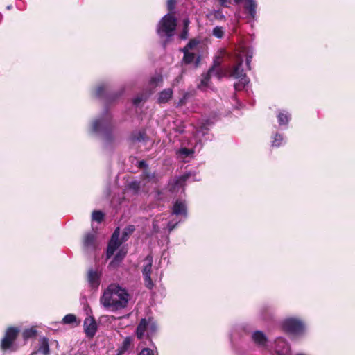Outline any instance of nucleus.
Returning <instances> with one entry per match:
<instances>
[{"label": "nucleus", "mask_w": 355, "mask_h": 355, "mask_svg": "<svg viewBox=\"0 0 355 355\" xmlns=\"http://www.w3.org/2000/svg\"><path fill=\"white\" fill-rule=\"evenodd\" d=\"M130 299V295L125 288L111 284L103 291L99 303L105 309L114 312L125 309Z\"/></svg>", "instance_id": "obj_1"}, {"label": "nucleus", "mask_w": 355, "mask_h": 355, "mask_svg": "<svg viewBox=\"0 0 355 355\" xmlns=\"http://www.w3.org/2000/svg\"><path fill=\"white\" fill-rule=\"evenodd\" d=\"M253 54V50L249 46H241L234 54V65L230 72V76L239 80V82L234 85L236 89H243L249 82L242 64L245 59L248 69H250V62Z\"/></svg>", "instance_id": "obj_2"}, {"label": "nucleus", "mask_w": 355, "mask_h": 355, "mask_svg": "<svg viewBox=\"0 0 355 355\" xmlns=\"http://www.w3.org/2000/svg\"><path fill=\"white\" fill-rule=\"evenodd\" d=\"M280 325L284 331L294 338H303L307 334V325L299 316L286 317L281 321Z\"/></svg>", "instance_id": "obj_3"}, {"label": "nucleus", "mask_w": 355, "mask_h": 355, "mask_svg": "<svg viewBox=\"0 0 355 355\" xmlns=\"http://www.w3.org/2000/svg\"><path fill=\"white\" fill-rule=\"evenodd\" d=\"M211 123L209 121H206V123L201 122L193 137L192 140L190 141L191 145H193V148H180L178 154L182 158H186L191 156L194 153V148H201L202 145L204 141L209 139L208 131L209 126Z\"/></svg>", "instance_id": "obj_4"}, {"label": "nucleus", "mask_w": 355, "mask_h": 355, "mask_svg": "<svg viewBox=\"0 0 355 355\" xmlns=\"http://www.w3.org/2000/svg\"><path fill=\"white\" fill-rule=\"evenodd\" d=\"M157 330V322L153 318H143L137 327L136 336L140 340L147 338L151 344L152 337L155 335Z\"/></svg>", "instance_id": "obj_5"}, {"label": "nucleus", "mask_w": 355, "mask_h": 355, "mask_svg": "<svg viewBox=\"0 0 355 355\" xmlns=\"http://www.w3.org/2000/svg\"><path fill=\"white\" fill-rule=\"evenodd\" d=\"M135 231L134 225H128L125 227L123 232V236L121 239H119V228H116L114 232L112 238L108 243L107 250V257L110 258L112 256L114 252L119 248V247L121 245L123 241H125L129 235H130Z\"/></svg>", "instance_id": "obj_6"}, {"label": "nucleus", "mask_w": 355, "mask_h": 355, "mask_svg": "<svg viewBox=\"0 0 355 355\" xmlns=\"http://www.w3.org/2000/svg\"><path fill=\"white\" fill-rule=\"evenodd\" d=\"M177 26V20L171 14H167L159 21L157 33L160 37L170 38L175 33Z\"/></svg>", "instance_id": "obj_7"}, {"label": "nucleus", "mask_w": 355, "mask_h": 355, "mask_svg": "<svg viewBox=\"0 0 355 355\" xmlns=\"http://www.w3.org/2000/svg\"><path fill=\"white\" fill-rule=\"evenodd\" d=\"M180 223H181V219L175 220L170 217L169 214H165L155 217L153 221V229L156 232L166 230L170 232Z\"/></svg>", "instance_id": "obj_8"}, {"label": "nucleus", "mask_w": 355, "mask_h": 355, "mask_svg": "<svg viewBox=\"0 0 355 355\" xmlns=\"http://www.w3.org/2000/svg\"><path fill=\"white\" fill-rule=\"evenodd\" d=\"M220 60L217 58L214 61V66L209 70V71L202 75L200 83L198 85V88L202 90H205L209 87V80L211 77L215 76L218 80L225 76L226 73L220 67Z\"/></svg>", "instance_id": "obj_9"}, {"label": "nucleus", "mask_w": 355, "mask_h": 355, "mask_svg": "<svg viewBox=\"0 0 355 355\" xmlns=\"http://www.w3.org/2000/svg\"><path fill=\"white\" fill-rule=\"evenodd\" d=\"M110 123L111 117L107 114L93 120L91 123L89 132L92 135H100L106 132L110 128Z\"/></svg>", "instance_id": "obj_10"}, {"label": "nucleus", "mask_w": 355, "mask_h": 355, "mask_svg": "<svg viewBox=\"0 0 355 355\" xmlns=\"http://www.w3.org/2000/svg\"><path fill=\"white\" fill-rule=\"evenodd\" d=\"M169 215L175 220L181 219V222L184 220L187 217V206L185 200H175L172 207V212Z\"/></svg>", "instance_id": "obj_11"}, {"label": "nucleus", "mask_w": 355, "mask_h": 355, "mask_svg": "<svg viewBox=\"0 0 355 355\" xmlns=\"http://www.w3.org/2000/svg\"><path fill=\"white\" fill-rule=\"evenodd\" d=\"M268 352L275 353L276 355H291V347L286 339L277 338L272 345L269 346Z\"/></svg>", "instance_id": "obj_12"}, {"label": "nucleus", "mask_w": 355, "mask_h": 355, "mask_svg": "<svg viewBox=\"0 0 355 355\" xmlns=\"http://www.w3.org/2000/svg\"><path fill=\"white\" fill-rule=\"evenodd\" d=\"M250 338L255 346L263 350H269L268 339L264 332L259 330L254 331L251 333Z\"/></svg>", "instance_id": "obj_13"}, {"label": "nucleus", "mask_w": 355, "mask_h": 355, "mask_svg": "<svg viewBox=\"0 0 355 355\" xmlns=\"http://www.w3.org/2000/svg\"><path fill=\"white\" fill-rule=\"evenodd\" d=\"M19 332V328L12 327L8 328L6 331V334L1 340V348L4 350L12 349L13 343Z\"/></svg>", "instance_id": "obj_14"}, {"label": "nucleus", "mask_w": 355, "mask_h": 355, "mask_svg": "<svg viewBox=\"0 0 355 355\" xmlns=\"http://www.w3.org/2000/svg\"><path fill=\"white\" fill-rule=\"evenodd\" d=\"M153 257L151 256H147L144 259V263L143 266V275L146 286L148 288L153 287V282L150 278V272L152 268Z\"/></svg>", "instance_id": "obj_15"}, {"label": "nucleus", "mask_w": 355, "mask_h": 355, "mask_svg": "<svg viewBox=\"0 0 355 355\" xmlns=\"http://www.w3.org/2000/svg\"><path fill=\"white\" fill-rule=\"evenodd\" d=\"M102 275L101 270L89 269L87 271V279L89 286L92 288L97 289L101 284V277Z\"/></svg>", "instance_id": "obj_16"}, {"label": "nucleus", "mask_w": 355, "mask_h": 355, "mask_svg": "<svg viewBox=\"0 0 355 355\" xmlns=\"http://www.w3.org/2000/svg\"><path fill=\"white\" fill-rule=\"evenodd\" d=\"M277 121L279 127L282 130H286L291 119V114L286 110L281 109L276 112Z\"/></svg>", "instance_id": "obj_17"}, {"label": "nucleus", "mask_w": 355, "mask_h": 355, "mask_svg": "<svg viewBox=\"0 0 355 355\" xmlns=\"http://www.w3.org/2000/svg\"><path fill=\"white\" fill-rule=\"evenodd\" d=\"M234 3L236 4L243 3V7L248 11L250 17L252 19L255 18L257 6L255 0H234Z\"/></svg>", "instance_id": "obj_18"}, {"label": "nucleus", "mask_w": 355, "mask_h": 355, "mask_svg": "<svg viewBox=\"0 0 355 355\" xmlns=\"http://www.w3.org/2000/svg\"><path fill=\"white\" fill-rule=\"evenodd\" d=\"M97 329L95 320L92 317L86 318L84 320V330L88 337H93Z\"/></svg>", "instance_id": "obj_19"}, {"label": "nucleus", "mask_w": 355, "mask_h": 355, "mask_svg": "<svg viewBox=\"0 0 355 355\" xmlns=\"http://www.w3.org/2000/svg\"><path fill=\"white\" fill-rule=\"evenodd\" d=\"M191 174L187 173L178 178L171 184V190L173 192H178L179 191H183L184 182L190 178Z\"/></svg>", "instance_id": "obj_20"}, {"label": "nucleus", "mask_w": 355, "mask_h": 355, "mask_svg": "<svg viewBox=\"0 0 355 355\" xmlns=\"http://www.w3.org/2000/svg\"><path fill=\"white\" fill-rule=\"evenodd\" d=\"M270 142L272 148H279L286 143V137L282 133L275 132L271 136Z\"/></svg>", "instance_id": "obj_21"}, {"label": "nucleus", "mask_w": 355, "mask_h": 355, "mask_svg": "<svg viewBox=\"0 0 355 355\" xmlns=\"http://www.w3.org/2000/svg\"><path fill=\"white\" fill-rule=\"evenodd\" d=\"M83 245L87 251L93 250L95 248L96 244L94 233H88L85 236Z\"/></svg>", "instance_id": "obj_22"}, {"label": "nucleus", "mask_w": 355, "mask_h": 355, "mask_svg": "<svg viewBox=\"0 0 355 355\" xmlns=\"http://www.w3.org/2000/svg\"><path fill=\"white\" fill-rule=\"evenodd\" d=\"M184 52L183 62L185 64H191L195 62V66L197 67L199 62V58L196 57L195 52L187 51L186 49L182 50Z\"/></svg>", "instance_id": "obj_23"}, {"label": "nucleus", "mask_w": 355, "mask_h": 355, "mask_svg": "<svg viewBox=\"0 0 355 355\" xmlns=\"http://www.w3.org/2000/svg\"><path fill=\"white\" fill-rule=\"evenodd\" d=\"M172 96L173 90L171 89H166L159 93L157 100L158 103H166L172 98Z\"/></svg>", "instance_id": "obj_24"}, {"label": "nucleus", "mask_w": 355, "mask_h": 355, "mask_svg": "<svg viewBox=\"0 0 355 355\" xmlns=\"http://www.w3.org/2000/svg\"><path fill=\"white\" fill-rule=\"evenodd\" d=\"M126 253H127V251L125 249H123V248L120 249L117 252V253L115 255L114 259L110 262V266L112 267V268H115L116 266H117L118 264L124 258V257L125 256Z\"/></svg>", "instance_id": "obj_25"}, {"label": "nucleus", "mask_w": 355, "mask_h": 355, "mask_svg": "<svg viewBox=\"0 0 355 355\" xmlns=\"http://www.w3.org/2000/svg\"><path fill=\"white\" fill-rule=\"evenodd\" d=\"M200 45V42L198 40L193 39L189 41L188 44L184 48L187 51H190L191 52H198L199 51V46Z\"/></svg>", "instance_id": "obj_26"}, {"label": "nucleus", "mask_w": 355, "mask_h": 355, "mask_svg": "<svg viewBox=\"0 0 355 355\" xmlns=\"http://www.w3.org/2000/svg\"><path fill=\"white\" fill-rule=\"evenodd\" d=\"M108 85L107 83H100L93 89V95L96 97H101L107 90Z\"/></svg>", "instance_id": "obj_27"}, {"label": "nucleus", "mask_w": 355, "mask_h": 355, "mask_svg": "<svg viewBox=\"0 0 355 355\" xmlns=\"http://www.w3.org/2000/svg\"><path fill=\"white\" fill-rule=\"evenodd\" d=\"M163 78L161 75H156L151 78L149 87L151 89H154L155 87L160 86L162 83Z\"/></svg>", "instance_id": "obj_28"}, {"label": "nucleus", "mask_w": 355, "mask_h": 355, "mask_svg": "<svg viewBox=\"0 0 355 355\" xmlns=\"http://www.w3.org/2000/svg\"><path fill=\"white\" fill-rule=\"evenodd\" d=\"M62 322L64 324H72L76 323V325H78L80 324V321H77V318L73 314L66 315L63 318Z\"/></svg>", "instance_id": "obj_29"}, {"label": "nucleus", "mask_w": 355, "mask_h": 355, "mask_svg": "<svg viewBox=\"0 0 355 355\" xmlns=\"http://www.w3.org/2000/svg\"><path fill=\"white\" fill-rule=\"evenodd\" d=\"M39 352L43 354L44 355H49V342L48 340L45 338H43L41 340L40 347L38 349Z\"/></svg>", "instance_id": "obj_30"}, {"label": "nucleus", "mask_w": 355, "mask_h": 355, "mask_svg": "<svg viewBox=\"0 0 355 355\" xmlns=\"http://www.w3.org/2000/svg\"><path fill=\"white\" fill-rule=\"evenodd\" d=\"M36 334L37 331L34 328L27 329L24 331L23 337L24 338V339H28L29 338L35 336Z\"/></svg>", "instance_id": "obj_31"}, {"label": "nucleus", "mask_w": 355, "mask_h": 355, "mask_svg": "<svg viewBox=\"0 0 355 355\" xmlns=\"http://www.w3.org/2000/svg\"><path fill=\"white\" fill-rule=\"evenodd\" d=\"M103 214L100 211H94L92 213V220L96 221L98 223H100L102 221L103 218Z\"/></svg>", "instance_id": "obj_32"}, {"label": "nucleus", "mask_w": 355, "mask_h": 355, "mask_svg": "<svg viewBox=\"0 0 355 355\" xmlns=\"http://www.w3.org/2000/svg\"><path fill=\"white\" fill-rule=\"evenodd\" d=\"M131 341H132V340L129 337H127L124 339V340L122 343V345L120 347L121 352H124L129 348V347L130 346V344H131Z\"/></svg>", "instance_id": "obj_33"}, {"label": "nucleus", "mask_w": 355, "mask_h": 355, "mask_svg": "<svg viewBox=\"0 0 355 355\" xmlns=\"http://www.w3.org/2000/svg\"><path fill=\"white\" fill-rule=\"evenodd\" d=\"M224 31L222 27L216 26L213 29V35L217 38H222Z\"/></svg>", "instance_id": "obj_34"}, {"label": "nucleus", "mask_w": 355, "mask_h": 355, "mask_svg": "<svg viewBox=\"0 0 355 355\" xmlns=\"http://www.w3.org/2000/svg\"><path fill=\"white\" fill-rule=\"evenodd\" d=\"M139 355H157V352L156 349L146 347L141 351Z\"/></svg>", "instance_id": "obj_35"}, {"label": "nucleus", "mask_w": 355, "mask_h": 355, "mask_svg": "<svg viewBox=\"0 0 355 355\" xmlns=\"http://www.w3.org/2000/svg\"><path fill=\"white\" fill-rule=\"evenodd\" d=\"M147 98V95H144V94H141L138 96H137L136 98H135L133 99V103L135 105H139V104L144 101L146 98Z\"/></svg>", "instance_id": "obj_36"}, {"label": "nucleus", "mask_w": 355, "mask_h": 355, "mask_svg": "<svg viewBox=\"0 0 355 355\" xmlns=\"http://www.w3.org/2000/svg\"><path fill=\"white\" fill-rule=\"evenodd\" d=\"M140 182H138L137 181H134L130 183L129 187L132 189L134 191H138L140 188Z\"/></svg>", "instance_id": "obj_37"}, {"label": "nucleus", "mask_w": 355, "mask_h": 355, "mask_svg": "<svg viewBox=\"0 0 355 355\" xmlns=\"http://www.w3.org/2000/svg\"><path fill=\"white\" fill-rule=\"evenodd\" d=\"M175 0H168L167 1V7L169 10H172L175 8Z\"/></svg>", "instance_id": "obj_38"}, {"label": "nucleus", "mask_w": 355, "mask_h": 355, "mask_svg": "<svg viewBox=\"0 0 355 355\" xmlns=\"http://www.w3.org/2000/svg\"><path fill=\"white\" fill-rule=\"evenodd\" d=\"M188 37V28H184L182 33L180 34V38L182 40L187 39Z\"/></svg>", "instance_id": "obj_39"}, {"label": "nucleus", "mask_w": 355, "mask_h": 355, "mask_svg": "<svg viewBox=\"0 0 355 355\" xmlns=\"http://www.w3.org/2000/svg\"><path fill=\"white\" fill-rule=\"evenodd\" d=\"M189 94L185 93L182 98H181L178 103V106H180L184 104L186 99L188 98Z\"/></svg>", "instance_id": "obj_40"}, {"label": "nucleus", "mask_w": 355, "mask_h": 355, "mask_svg": "<svg viewBox=\"0 0 355 355\" xmlns=\"http://www.w3.org/2000/svg\"><path fill=\"white\" fill-rule=\"evenodd\" d=\"M220 5L223 7H228L231 3V0H219Z\"/></svg>", "instance_id": "obj_41"}, {"label": "nucleus", "mask_w": 355, "mask_h": 355, "mask_svg": "<svg viewBox=\"0 0 355 355\" xmlns=\"http://www.w3.org/2000/svg\"><path fill=\"white\" fill-rule=\"evenodd\" d=\"M183 24H184V28H188L189 24V20L188 19H184L183 20Z\"/></svg>", "instance_id": "obj_42"}, {"label": "nucleus", "mask_w": 355, "mask_h": 355, "mask_svg": "<svg viewBox=\"0 0 355 355\" xmlns=\"http://www.w3.org/2000/svg\"><path fill=\"white\" fill-rule=\"evenodd\" d=\"M143 177H144V179H148V180L150 179V175L148 172H144V174H143Z\"/></svg>", "instance_id": "obj_43"}, {"label": "nucleus", "mask_w": 355, "mask_h": 355, "mask_svg": "<svg viewBox=\"0 0 355 355\" xmlns=\"http://www.w3.org/2000/svg\"><path fill=\"white\" fill-rule=\"evenodd\" d=\"M295 355H307V354H303V353H298V354H295Z\"/></svg>", "instance_id": "obj_44"}, {"label": "nucleus", "mask_w": 355, "mask_h": 355, "mask_svg": "<svg viewBox=\"0 0 355 355\" xmlns=\"http://www.w3.org/2000/svg\"><path fill=\"white\" fill-rule=\"evenodd\" d=\"M123 352H121V349H119V353L117 355H121Z\"/></svg>", "instance_id": "obj_45"}, {"label": "nucleus", "mask_w": 355, "mask_h": 355, "mask_svg": "<svg viewBox=\"0 0 355 355\" xmlns=\"http://www.w3.org/2000/svg\"><path fill=\"white\" fill-rule=\"evenodd\" d=\"M144 164H145L144 162H140V165H141V166H143V165H144Z\"/></svg>", "instance_id": "obj_46"}]
</instances>
